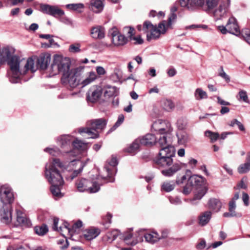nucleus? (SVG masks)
<instances>
[{
  "instance_id": "f257e3e1",
  "label": "nucleus",
  "mask_w": 250,
  "mask_h": 250,
  "mask_svg": "<svg viewBox=\"0 0 250 250\" xmlns=\"http://www.w3.org/2000/svg\"><path fill=\"white\" fill-rule=\"evenodd\" d=\"M14 51L8 46L0 48V65L7 62L9 66L7 76L9 81L13 83H20L22 75L27 73V70L31 69L34 71L36 67L32 59H25L12 55Z\"/></svg>"
},
{
  "instance_id": "f03ea898",
  "label": "nucleus",
  "mask_w": 250,
  "mask_h": 250,
  "mask_svg": "<svg viewBox=\"0 0 250 250\" xmlns=\"http://www.w3.org/2000/svg\"><path fill=\"white\" fill-rule=\"evenodd\" d=\"M70 65L71 62L69 59L55 56L49 71L52 75L62 73V83L68 84L71 87L75 88L78 86L79 83V78L82 71L84 69V66H80L70 69Z\"/></svg>"
},
{
  "instance_id": "7ed1b4c3",
  "label": "nucleus",
  "mask_w": 250,
  "mask_h": 250,
  "mask_svg": "<svg viewBox=\"0 0 250 250\" xmlns=\"http://www.w3.org/2000/svg\"><path fill=\"white\" fill-rule=\"evenodd\" d=\"M175 149L173 146L161 148L158 156L155 159L157 167L161 169V173L165 177H170L182 168L181 164L173 162Z\"/></svg>"
},
{
  "instance_id": "20e7f679",
  "label": "nucleus",
  "mask_w": 250,
  "mask_h": 250,
  "mask_svg": "<svg viewBox=\"0 0 250 250\" xmlns=\"http://www.w3.org/2000/svg\"><path fill=\"white\" fill-rule=\"evenodd\" d=\"M65 167L59 159L54 158L49 160L45 165L44 175L47 181L51 185L50 191L52 194L57 197L61 195L60 187L64 183L62 176L58 169Z\"/></svg>"
},
{
  "instance_id": "39448f33",
  "label": "nucleus",
  "mask_w": 250,
  "mask_h": 250,
  "mask_svg": "<svg viewBox=\"0 0 250 250\" xmlns=\"http://www.w3.org/2000/svg\"><path fill=\"white\" fill-rule=\"evenodd\" d=\"M66 153H67V157L68 158L64 162L61 161L65 165V167L60 169L64 170V169H68L69 167H72V170H73L72 172L69 176L66 177L67 180L72 181L81 173L83 167L86 165V162L74 159L75 155L74 154L73 151H66Z\"/></svg>"
},
{
  "instance_id": "423d86ee",
  "label": "nucleus",
  "mask_w": 250,
  "mask_h": 250,
  "mask_svg": "<svg viewBox=\"0 0 250 250\" xmlns=\"http://www.w3.org/2000/svg\"><path fill=\"white\" fill-rule=\"evenodd\" d=\"M104 183L100 176L91 180L82 178L76 182L77 189L79 192H87L89 193L97 192L100 189V186Z\"/></svg>"
},
{
  "instance_id": "0eeeda50",
  "label": "nucleus",
  "mask_w": 250,
  "mask_h": 250,
  "mask_svg": "<svg viewBox=\"0 0 250 250\" xmlns=\"http://www.w3.org/2000/svg\"><path fill=\"white\" fill-rule=\"evenodd\" d=\"M107 121L104 118L92 119L87 121V127L80 128L79 132L80 134L85 133L90 138L96 139L99 136V131L104 130L106 125Z\"/></svg>"
},
{
  "instance_id": "6e6552de",
  "label": "nucleus",
  "mask_w": 250,
  "mask_h": 250,
  "mask_svg": "<svg viewBox=\"0 0 250 250\" xmlns=\"http://www.w3.org/2000/svg\"><path fill=\"white\" fill-rule=\"evenodd\" d=\"M166 21L159 23L157 26L154 25L149 21H146L143 24V31L146 33V38L148 41L151 40L159 39L162 34H164L167 31Z\"/></svg>"
},
{
  "instance_id": "1a4fd4ad",
  "label": "nucleus",
  "mask_w": 250,
  "mask_h": 250,
  "mask_svg": "<svg viewBox=\"0 0 250 250\" xmlns=\"http://www.w3.org/2000/svg\"><path fill=\"white\" fill-rule=\"evenodd\" d=\"M117 164V160L115 157L112 156L107 161L101 175H99L104 183L114 182L113 175L116 172Z\"/></svg>"
},
{
  "instance_id": "9d476101",
  "label": "nucleus",
  "mask_w": 250,
  "mask_h": 250,
  "mask_svg": "<svg viewBox=\"0 0 250 250\" xmlns=\"http://www.w3.org/2000/svg\"><path fill=\"white\" fill-rule=\"evenodd\" d=\"M151 129L156 132L157 135L159 134H167L172 131L170 123L166 120H158L153 123Z\"/></svg>"
},
{
  "instance_id": "9b49d317",
  "label": "nucleus",
  "mask_w": 250,
  "mask_h": 250,
  "mask_svg": "<svg viewBox=\"0 0 250 250\" xmlns=\"http://www.w3.org/2000/svg\"><path fill=\"white\" fill-rule=\"evenodd\" d=\"M0 199L4 205H11L14 201V193L9 185L6 184L0 187Z\"/></svg>"
},
{
  "instance_id": "f8f14e48",
  "label": "nucleus",
  "mask_w": 250,
  "mask_h": 250,
  "mask_svg": "<svg viewBox=\"0 0 250 250\" xmlns=\"http://www.w3.org/2000/svg\"><path fill=\"white\" fill-rule=\"evenodd\" d=\"M230 0H221L219 7L216 9L213 15L216 20L226 17L229 13Z\"/></svg>"
},
{
  "instance_id": "ddd939ff",
  "label": "nucleus",
  "mask_w": 250,
  "mask_h": 250,
  "mask_svg": "<svg viewBox=\"0 0 250 250\" xmlns=\"http://www.w3.org/2000/svg\"><path fill=\"white\" fill-rule=\"evenodd\" d=\"M41 10L44 14L51 15L54 17L62 16L64 14V12L59 8L58 6L51 5L47 4H41Z\"/></svg>"
},
{
  "instance_id": "4468645a",
  "label": "nucleus",
  "mask_w": 250,
  "mask_h": 250,
  "mask_svg": "<svg viewBox=\"0 0 250 250\" xmlns=\"http://www.w3.org/2000/svg\"><path fill=\"white\" fill-rule=\"evenodd\" d=\"M28 59H32L33 60L34 62V65L36 67V69L34 71L31 69H29L27 70V72L30 70L32 72H35L38 68L41 70H45L47 68L51 61V57L49 55L40 56L37 59L36 64H35V60L33 58L31 57L29 58Z\"/></svg>"
},
{
  "instance_id": "2eb2a0df",
  "label": "nucleus",
  "mask_w": 250,
  "mask_h": 250,
  "mask_svg": "<svg viewBox=\"0 0 250 250\" xmlns=\"http://www.w3.org/2000/svg\"><path fill=\"white\" fill-rule=\"evenodd\" d=\"M102 94V88L101 86H93L87 91L86 99L88 102L95 103L100 98Z\"/></svg>"
},
{
  "instance_id": "dca6fc26",
  "label": "nucleus",
  "mask_w": 250,
  "mask_h": 250,
  "mask_svg": "<svg viewBox=\"0 0 250 250\" xmlns=\"http://www.w3.org/2000/svg\"><path fill=\"white\" fill-rule=\"evenodd\" d=\"M12 207L11 205H4L0 211L1 221L6 224L10 223L12 221Z\"/></svg>"
},
{
  "instance_id": "f3484780",
  "label": "nucleus",
  "mask_w": 250,
  "mask_h": 250,
  "mask_svg": "<svg viewBox=\"0 0 250 250\" xmlns=\"http://www.w3.org/2000/svg\"><path fill=\"white\" fill-rule=\"evenodd\" d=\"M205 4V0H180L181 6L189 10H193Z\"/></svg>"
},
{
  "instance_id": "a211bd4d",
  "label": "nucleus",
  "mask_w": 250,
  "mask_h": 250,
  "mask_svg": "<svg viewBox=\"0 0 250 250\" xmlns=\"http://www.w3.org/2000/svg\"><path fill=\"white\" fill-rule=\"evenodd\" d=\"M84 69L82 71L80 76L79 78V83L78 84V86L80 85L82 87H83L93 82H94L97 78V75L95 72L91 71L89 72L85 77L82 80V75Z\"/></svg>"
},
{
  "instance_id": "6ab92c4d",
  "label": "nucleus",
  "mask_w": 250,
  "mask_h": 250,
  "mask_svg": "<svg viewBox=\"0 0 250 250\" xmlns=\"http://www.w3.org/2000/svg\"><path fill=\"white\" fill-rule=\"evenodd\" d=\"M73 136L69 135H63L57 139V143L62 148L68 149L71 148L73 143Z\"/></svg>"
},
{
  "instance_id": "aec40b11",
  "label": "nucleus",
  "mask_w": 250,
  "mask_h": 250,
  "mask_svg": "<svg viewBox=\"0 0 250 250\" xmlns=\"http://www.w3.org/2000/svg\"><path fill=\"white\" fill-rule=\"evenodd\" d=\"M226 26L228 28V32L236 35L240 33L239 26L234 17H231L229 19Z\"/></svg>"
},
{
  "instance_id": "412c9836",
  "label": "nucleus",
  "mask_w": 250,
  "mask_h": 250,
  "mask_svg": "<svg viewBox=\"0 0 250 250\" xmlns=\"http://www.w3.org/2000/svg\"><path fill=\"white\" fill-rule=\"evenodd\" d=\"M158 137L152 134H147L145 136L138 137L140 143L144 146H152L155 144Z\"/></svg>"
},
{
  "instance_id": "4be33fe9",
  "label": "nucleus",
  "mask_w": 250,
  "mask_h": 250,
  "mask_svg": "<svg viewBox=\"0 0 250 250\" xmlns=\"http://www.w3.org/2000/svg\"><path fill=\"white\" fill-rule=\"evenodd\" d=\"M112 41L115 45L121 46L126 43L127 39L125 36L114 31L112 33Z\"/></svg>"
},
{
  "instance_id": "5701e85b",
  "label": "nucleus",
  "mask_w": 250,
  "mask_h": 250,
  "mask_svg": "<svg viewBox=\"0 0 250 250\" xmlns=\"http://www.w3.org/2000/svg\"><path fill=\"white\" fill-rule=\"evenodd\" d=\"M100 229L95 227H91L83 231V235L86 240H91L97 237L100 234Z\"/></svg>"
},
{
  "instance_id": "b1692460",
  "label": "nucleus",
  "mask_w": 250,
  "mask_h": 250,
  "mask_svg": "<svg viewBox=\"0 0 250 250\" xmlns=\"http://www.w3.org/2000/svg\"><path fill=\"white\" fill-rule=\"evenodd\" d=\"M58 222L59 219L58 218L54 219L53 226V229L54 230L60 232L63 235H64V234H63V232L71 233L72 230L69 228V225L67 222H64L62 226L58 228Z\"/></svg>"
},
{
  "instance_id": "393cba45",
  "label": "nucleus",
  "mask_w": 250,
  "mask_h": 250,
  "mask_svg": "<svg viewBox=\"0 0 250 250\" xmlns=\"http://www.w3.org/2000/svg\"><path fill=\"white\" fill-rule=\"evenodd\" d=\"M144 238L147 243L154 244L160 240V234L156 231H152L146 233Z\"/></svg>"
},
{
  "instance_id": "a878e982",
  "label": "nucleus",
  "mask_w": 250,
  "mask_h": 250,
  "mask_svg": "<svg viewBox=\"0 0 250 250\" xmlns=\"http://www.w3.org/2000/svg\"><path fill=\"white\" fill-rule=\"evenodd\" d=\"M17 222L18 225L23 227H29L32 225L30 220L26 218L20 211H17Z\"/></svg>"
},
{
  "instance_id": "bb28decb",
  "label": "nucleus",
  "mask_w": 250,
  "mask_h": 250,
  "mask_svg": "<svg viewBox=\"0 0 250 250\" xmlns=\"http://www.w3.org/2000/svg\"><path fill=\"white\" fill-rule=\"evenodd\" d=\"M91 37L95 39H101L104 37V30L101 26L93 27L91 30Z\"/></svg>"
},
{
  "instance_id": "cd10ccee",
  "label": "nucleus",
  "mask_w": 250,
  "mask_h": 250,
  "mask_svg": "<svg viewBox=\"0 0 250 250\" xmlns=\"http://www.w3.org/2000/svg\"><path fill=\"white\" fill-rule=\"evenodd\" d=\"M103 89L105 97L116 96L118 95V90L115 86L107 85L104 87Z\"/></svg>"
},
{
  "instance_id": "c85d7f7f",
  "label": "nucleus",
  "mask_w": 250,
  "mask_h": 250,
  "mask_svg": "<svg viewBox=\"0 0 250 250\" xmlns=\"http://www.w3.org/2000/svg\"><path fill=\"white\" fill-rule=\"evenodd\" d=\"M211 217V212L207 211L202 213L199 216V224L202 226L207 225Z\"/></svg>"
},
{
  "instance_id": "c756f323",
  "label": "nucleus",
  "mask_w": 250,
  "mask_h": 250,
  "mask_svg": "<svg viewBox=\"0 0 250 250\" xmlns=\"http://www.w3.org/2000/svg\"><path fill=\"white\" fill-rule=\"evenodd\" d=\"M160 136H157L158 141H156L155 144L158 145L161 148L167 147L172 146L170 144L168 143L167 140V134H159Z\"/></svg>"
},
{
  "instance_id": "7c9ffc66",
  "label": "nucleus",
  "mask_w": 250,
  "mask_h": 250,
  "mask_svg": "<svg viewBox=\"0 0 250 250\" xmlns=\"http://www.w3.org/2000/svg\"><path fill=\"white\" fill-rule=\"evenodd\" d=\"M140 145L141 144L138 138L126 148V151L132 155H134L139 151Z\"/></svg>"
},
{
  "instance_id": "2f4dec72",
  "label": "nucleus",
  "mask_w": 250,
  "mask_h": 250,
  "mask_svg": "<svg viewBox=\"0 0 250 250\" xmlns=\"http://www.w3.org/2000/svg\"><path fill=\"white\" fill-rule=\"evenodd\" d=\"M90 5L91 9L96 13L100 12L104 8L103 2L101 0H92Z\"/></svg>"
},
{
  "instance_id": "473e14b6",
  "label": "nucleus",
  "mask_w": 250,
  "mask_h": 250,
  "mask_svg": "<svg viewBox=\"0 0 250 250\" xmlns=\"http://www.w3.org/2000/svg\"><path fill=\"white\" fill-rule=\"evenodd\" d=\"M208 208L214 211L220 210L222 204L221 202L217 199H211L208 203Z\"/></svg>"
},
{
  "instance_id": "72a5a7b5",
  "label": "nucleus",
  "mask_w": 250,
  "mask_h": 250,
  "mask_svg": "<svg viewBox=\"0 0 250 250\" xmlns=\"http://www.w3.org/2000/svg\"><path fill=\"white\" fill-rule=\"evenodd\" d=\"M72 146L75 148H76L77 149L84 150L87 148V143L83 142L80 140H79L78 139L74 140L73 138Z\"/></svg>"
},
{
  "instance_id": "f704fd0d",
  "label": "nucleus",
  "mask_w": 250,
  "mask_h": 250,
  "mask_svg": "<svg viewBox=\"0 0 250 250\" xmlns=\"http://www.w3.org/2000/svg\"><path fill=\"white\" fill-rule=\"evenodd\" d=\"M194 97L196 100L200 101L206 99L208 98V95L206 91L201 88H197L194 92Z\"/></svg>"
},
{
  "instance_id": "c9c22d12",
  "label": "nucleus",
  "mask_w": 250,
  "mask_h": 250,
  "mask_svg": "<svg viewBox=\"0 0 250 250\" xmlns=\"http://www.w3.org/2000/svg\"><path fill=\"white\" fill-rule=\"evenodd\" d=\"M65 6L67 9L77 11L78 13H82V9L84 8V5L81 3L68 4Z\"/></svg>"
},
{
  "instance_id": "e433bc0d",
  "label": "nucleus",
  "mask_w": 250,
  "mask_h": 250,
  "mask_svg": "<svg viewBox=\"0 0 250 250\" xmlns=\"http://www.w3.org/2000/svg\"><path fill=\"white\" fill-rule=\"evenodd\" d=\"M178 143L181 145H185L190 140L189 137L187 133L182 132L177 135Z\"/></svg>"
},
{
  "instance_id": "4c0bfd02",
  "label": "nucleus",
  "mask_w": 250,
  "mask_h": 250,
  "mask_svg": "<svg viewBox=\"0 0 250 250\" xmlns=\"http://www.w3.org/2000/svg\"><path fill=\"white\" fill-rule=\"evenodd\" d=\"M202 178V176H199L196 175L190 176L188 179V182L192 186H197L200 184L201 182V179Z\"/></svg>"
},
{
  "instance_id": "58836bf2",
  "label": "nucleus",
  "mask_w": 250,
  "mask_h": 250,
  "mask_svg": "<svg viewBox=\"0 0 250 250\" xmlns=\"http://www.w3.org/2000/svg\"><path fill=\"white\" fill-rule=\"evenodd\" d=\"M250 171V163L247 162L241 164L237 168V171L239 174H244Z\"/></svg>"
},
{
  "instance_id": "ea45409f",
  "label": "nucleus",
  "mask_w": 250,
  "mask_h": 250,
  "mask_svg": "<svg viewBox=\"0 0 250 250\" xmlns=\"http://www.w3.org/2000/svg\"><path fill=\"white\" fill-rule=\"evenodd\" d=\"M35 231L39 235H44L48 231V227L46 225H42L40 226H36L34 228Z\"/></svg>"
},
{
  "instance_id": "a19ab883",
  "label": "nucleus",
  "mask_w": 250,
  "mask_h": 250,
  "mask_svg": "<svg viewBox=\"0 0 250 250\" xmlns=\"http://www.w3.org/2000/svg\"><path fill=\"white\" fill-rule=\"evenodd\" d=\"M175 187V184L173 182H166L163 183L161 186L162 189L166 191H172Z\"/></svg>"
},
{
  "instance_id": "79ce46f5",
  "label": "nucleus",
  "mask_w": 250,
  "mask_h": 250,
  "mask_svg": "<svg viewBox=\"0 0 250 250\" xmlns=\"http://www.w3.org/2000/svg\"><path fill=\"white\" fill-rule=\"evenodd\" d=\"M238 100L239 101H242L246 103H250L248 96L246 91L244 90H241L238 93Z\"/></svg>"
},
{
  "instance_id": "37998d69",
  "label": "nucleus",
  "mask_w": 250,
  "mask_h": 250,
  "mask_svg": "<svg viewBox=\"0 0 250 250\" xmlns=\"http://www.w3.org/2000/svg\"><path fill=\"white\" fill-rule=\"evenodd\" d=\"M206 136L209 137L212 142L216 141L219 138V134L216 132H213L210 131H206L205 133Z\"/></svg>"
},
{
  "instance_id": "c03bdc74",
  "label": "nucleus",
  "mask_w": 250,
  "mask_h": 250,
  "mask_svg": "<svg viewBox=\"0 0 250 250\" xmlns=\"http://www.w3.org/2000/svg\"><path fill=\"white\" fill-rule=\"evenodd\" d=\"M44 151L54 156H58L61 152L60 150L58 148L46 147L44 149Z\"/></svg>"
},
{
  "instance_id": "a18cd8bd",
  "label": "nucleus",
  "mask_w": 250,
  "mask_h": 250,
  "mask_svg": "<svg viewBox=\"0 0 250 250\" xmlns=\"http://www.w3.org/2000/svg\"><path fill=\"white\" fill-rule=\"evenodd\" d=\"M80 47L81 44L80 43H73L69 46L68 50L71 53H78L81 51Z\"/></svg>"
},
{
  "instance_id": "49530a36",
  "label": "nucleus",
  "mask_w": 250,
  "mask_h": 250,
  "mask_svg": "<svg viewBox=\"0 0 250 250\" xmlns=\"http://www.w3.org/2000/svg\"><path fill=\"white\" fill-rule=\"evenodd\" d=\"M177 16L174 13H172L170 17L168 18L167 21H166L165 24L166 25L167 29L171 28L172 23L175 21Z\"/></svg>"
},
{
  "instance_id": "de8ad7c7",
  "label": "nucleus",
  "mask_w": 250,
  "mask_h": 250,
  "mask_svg": "<svg viewBox=\"0 0 250 250\" xmlns=\"http://www.w3.org/2000/svg\"><path fill=\"white\" fill-rule=\"evenodd\" d=\"M163 107L166 110L169 111L174 108V104L171 100H166L164 102Z\"/></svg>"
},
{
  "instance_id": "09e8293b",
  "label": "nucleus",
  "mask_w": 250,
  "mask_h": 250,
  "mask_svg": "<svg viewBox=\"0 0 250 250\" xmlns=\"http://www.w3.org/2000/svg\"><path fill=\"white\" fill-rule=\"evenodd\" d=\"M219 0H206V5L208 9H212L218 4Z\"/></svg>"
},
{
  "instance_id": "8fccbe9b",
  "label": "nucleus",
  "mask_w": 250,
  "mask_h": 250,
  "mask_svg": "<svg viewBox=\"0 0 250 250\" xmlns=\"http://www.w3.org/2000/svg\"><path fill=\"white\" fill-rule=\"evenodd\" d=\"M241 34L246 41L250 44V29L249 28L244 29L242 30Z\"/></svg>"
},
{
  "instance_id": "3c124183",
  "label": "nucleus",
  "mask_w": 250,
  "mask_h": 250,
  "mask_svg": "<svg viewBox=\"0 0 250 250\" xmlns=\"http://www.w3.org/2000/svg\"><path fill=\"white\" fill-rule=\"evenodd\" d=\"M235 125H237L241 131H245V129L243 125L237 119L232 120L229 124V125L232 127Z\"/></svg>"
},
{
  "instance_id": "603ef678",
  "label": "nucleus",
  "mask_w": 250,
  "mask_h": 250,
  "mask_svg": "<svg viewBox=\"0 0 250 250\" xmlns=\"http://www.w3.org/2000/svg\"><path fill=\"white\" fill-rule=\"evenodd\" d=\"M187 120L183 118L178 119L177 122V127L180 129H184L187 126Z\"/></svg>"
},
{
  "instance_id": "864d4df0",
  "label": "nucleus",
  "mask_w": 250,
  "mask_h": 250,
  "mask_svg": "<svg viewBox=\"0 0 250 250\" xmlns=\"http://www.w3.org/2000/svg\"><path fill=\"white\" fill-rule=\"evenodd\" d=\"M237 186L238 188L242 189H247L248 188V182L247 178L246 177H243L238 184Z\"/></svg>"
},
{
  "instance_id": "5fc2aeb1",
  "label": "nucleus",
  "mask_w": 250,
  "mask_h": 250,
  "mask_svg": "<svg viewBox=\"0 0 250 250\" xmlns=\"http://www.w3.org/2000/svg\"><path fill=\"white\" fill-rule=\"evenodd\" d=\"M220 69V71L218 74L219 76L224 79L226 82H229L230 78L224 71L223 66H221Z\"/></svg>"
},
{
  "instance_id": "6e6d98bb",
  "label": "nucleus",
  "mask_w": 250,
  "mask_h": 250,
  "mask_svg": "<svg viewBox=\"0 0 250 250\" xmlns=\"http://www.w3.org/2000/svg\"><path fill=\"white\" fill-rule=\"evenodd\" d=\"M124 31L125 32H126L128 37L129 38L130 40H131V38L134 37V28L126 27L124 28Z\"/></svg>"
},
{
  "instance_id": "4d7b16f0",
  "label": "nucleus",
  "mask_w": 250,
  "mask_h": 250,
  "mask_svg": "<svg viewBox=\"0 0 250 250\" xmlns=\"http://www.w3.org/2000/svg\"><path fill=\"white\" fill-rule=\"evenodd\" d=\"M242 199L244 205L246 207H248L250 204V197L249 195L247 193L243 192Z\"/></svg>"
},
{
  "instance_id": "13d9d810",
  "label": "nucleus",
  "mask_w": 250,
  "mask_h": 250,
  "mask_svg": "<svg viewBox=\"0 0 250 250\" xmlns=\"http://www.w3.org/2000/svg\"><path fill=\"white\" fill-rule=\"evenodd\" d=\"M241 214H237L235 211H229V212H225L223 216L225 217H241Z\"/></svg>"
},
{
  "instance_id": "bf43d9fd",
  "label": "nucleus",
  "mask_w": 250,
  "mask_h": 250,
  "mask_svg": "<svg viewBox=\"0 0 250 250\" xmlns=\"http://www.w3.org/2000/svg\"><path fill=\"white\" fill-rule=\"evenodd\" d=\"M192 187L193 186L188 184V182L186 185L184 187L183 191V193L185 195L189 194L192 190Z\"/></svg>"
},
{
  "instance_id": "052dcab7",
  "label": "nucleus",
  "mask_w": 250,
  "mask_h": 250,
  "mask_svg": "<svg viewBox=\"0 0 250 250\" xmlns=\"http://www.w3.org/2000/svg\"><path fill=\"white\" fill-rule=\"evenodd\" d=\"M167 73L169 77H172L176 74L177 71L173 67L171 66L167 69Z\"/></svg>"
},
{
  "instance_id": "680f3d73",
  "label": "nucleus",
  "mask_w": 250,
  "mask_h": 250,
  "mask_svg": "<svg viewBox=\"0 0 250 250\" xmlns=\"http://www.w3.org/2000/svg\"><path fill=\"white\" fill-rule=\"evenodd\" d=\"M124 121V116L123 115L121 114L119 116L117 121L116 122L115 127L119 126Z\"/></svg>"
},
{
  "instance_id": "e2e57ef3",
  "label": "nucleus",
  "mask_w": 250,
  "mask_h": 250,
  "mask_svg": "<svg viewBox=\"0 0 250 250\" xmlns=\"http://www.w3.org/2000/svg\"><path fill=\"white\" fill-rule=\"evenodd\" d=\"M205 192L203 191H199L198 193L196 194L194 196V197L192 201L193 202L194 200H200L205 195Z\"/></svg>"
},
{
  "instance_id": "0e129e2a",
  "label": "nucleus",
  "mask_w": 250,
  "mask_h": 250,
  "mask_svg": "<svg viewBox=\"0 0 250 250\" xmlns=\"http://www.w3.org/2000/svg\"><path fill=\"white\" fill-rule=\"evenodd\" d=\"M131 40L135 41V44H141L143 43L144 41L140 36L133 37L131 38Z\"/></svg>"
},
{
  "instance_id": "69168bd1",
  "label": "nucleus",
  "mask_w": 250,
  "mask_h": 250,
  "mask_svg": "<svg viewBox=\"0 0 250 250\" xmlns=\"http://www.w3.org/2000/svg\"><path fill=\"white\" fill-rule=\"evenodd\" d=\"M96 72L99 75H104L105 74V70L104 67L102 66H97L96 68Z\"/></svg>"
},
{
  "instance_id": "338daca9",
  "label": "nucleus",
  "mask_w": 250,
  "mask_h": 250,
  "mask_svg": "<svg viewBox=\"0 0 250 250\" xmlns=\"http://www.w3.org/2000/svg\"><path fill=\"white\" fill-rule=\"evenodd\" d=\"M206 241L204 240H201L197 245L196 248L198 250H201L204 249L206 247Z\"/></svg>"
},
{
  "instance_id": "774afa93",
  "label": "nucleus",
  "mask_w": 250,
  "mask_h": 250,
  "mask_svg": "<svg viewBox=\"0 0 250 250\" xmlns=\"http://www.w3.org/2000/svg\"><path fill=\"white\" fill-rule=\"evenodd\" d=\"M132 237V234L131 232L125 234L123 236V239L126 243H128V241Z\"/></svg>"
}]
</instances>
